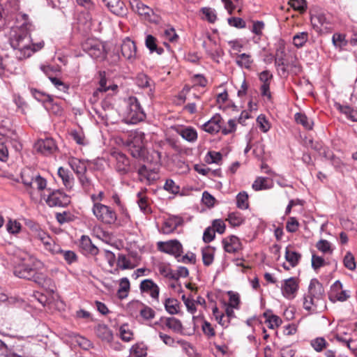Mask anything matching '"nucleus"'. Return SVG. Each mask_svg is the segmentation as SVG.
<instances>
[{
    "mask_svg": "<svg viewBox=\"0 0 357 357\" xmlns=\"http://www.w3.org/2000/svg\"><path fill=\"white\" fill-rule=\"evenodd\" d=\"M22 262L15 266L13 273L15 276L33 281L38 285L51 289L54 287L52 280L38 269L43 266V264L29 255L22 257Z\"/></svg>",
    "mask_w": 357,
    "mask_h": 357,
    "instance_id": "nucleus-1",
    "label": "nucleus"
},
{
    "mask_svg": "<svg viewBox=\"0 0 357 357\" xmlns=\"http://www.w3.org/2000/svg\"><path fill=\"white\" fill-rule=\"evenodd\" d=\"M28 24H23L20 26H16L12 29L10 43L15 50L17 59L23 60L30 57L34 52L32 48V42L28 29Z\"/></svg>",
    "mask_w": 357,
    "mask_h": 357,
    "instance_id": "nucleus-2",
    "label": "nucleus"
},
{
    "mask_svg": "<svg viewBox=\"0 0 357 357\" xmlns=\"http://www.w3.org/2000/svg\"><path fill=\"white\" fill-rule=\"evenodd\" d=\"M152 158L154 160L153 163L144 164L139 166L137 169V174L140 181H145L151 185L159 178V170L162 155L158 151L152 152Z\"/></svg>",
    "mask_w": 357,
    "mask_h": 357,
    "instance_id": "nucleus-3",
    "label": "nucleus"
},
{
    "mask_svg": "<svg viewBox=\"0 0 357 357\" xmlns=\"http://www.w3.org/2000/svg\"><path fill=\"white\" fill-rule=\"evenodd\" d=\"M125 102L126 105L125 118L127 123L136 124L146 118L145 112L136 97L130 96L125 100Z\"/></svg>",
    "mask_w": 357,
    "mask_h": 357,
    "instance_id": "nucleus-4",
    "label": "nucleus"
},
{
    "mask_svg": "<svg viewBox=\"0 0 357 357\" xmlns=\"http://www.w3.org/2000/svg\"><path fill=\"white\" fill-rule=\"evenodd\" d=\"M21 179L30 194L32 193V190L35 188L40 191L43 190L47 186L46 179L29 168L22 171Z\"/></svg>",
    "mask_w": 357,
    "mask_h": 357,
    "instance_id": "nucleus-5",
    "label": "nucleus"
},
{
    "mask_svg": "<svg viewBox=\"0 0 357 357\" xmlns=\"http://www.w3.org/2000/svg\"><path fill=\"white\" fill-rule=\"evenodd\" d=\"M93 215L98 221L105 225H114L117 220V213L111 206L103 204H93Z\"/></svg>",
    "mask_w": 357,
    "mask_h": 357,
    "instance_id": "nucleus-6",
    "label": "nucleus"
},
{
    "mask_svg": "<svg viewBox=\"0 0 357 357\" xmlns=\"http://www.w3.org/2000/svg\"><path fill=\"white\" fill-rule=\"evenodd\" d=\"M82 50L94 59L105 58V47L102 43L95 38H88L82 45Z\"/></svg>",
    "mask_w": 357,
    "mask_h": 357,
    "instance_id": "nucleus-7",
    "label": "nucleus"
},
{
    "mask_svg": "<svg viewBox=\"0 0 357 357\" xmlns=\"http://www.w3.org/2000/svg\"><path fill=\"white\" fill-rule=\"evenodd\" d=\"M112 158L115 160L114 169L120 176H126L132 172L130 159L120 151H113Z\"/></svg>",
    "mask_w": 357,
    "mask_h": 357,
    "instance_id": "nucleus-8",
    "label": "nucleus"
},
{
    "mask_svg": "<svg viewBox=\"0 0 357 357\" xmlns=\"http://www.w3.org/2000/svg\"><path fill=\"white\" fill-rule=\"evenodd\" d=\"M45 202L50 207H65L70 204V197L62 191L56 190L50 193Z\"/></svg>",
    "mask_w": 357,
    "mask_h": 357,
    "instance_id": "nucleus-9",
    "label": "nucleus"
},
{
    "mask_svg": "<svg viewBox=\"0 0 357 357\" xmlns=\"http://www.w3.org/2000/svg\"><path fill=\"white\" fill-rule=\"evenodd\" d=\"M160 251L174 255L176 258L181 257L183 253V246L176 239L168 241H160L157 243Z\"/></svg>",
    "mask_w": 357,
    "mask_h": 357,
    "instance_id": "nucleus-10",
    "label": "nucleus"
},
{
    "mask_svg": "<svg viewBox=\"0 0 357 357\" xmlns=\"http://www.w3.org/2000/svg\"><path fill=\"white\" fill-rule=\"evenodd\" d=\"M298 280L295 277H291L282 281L281 291L282 296L289 300L294 299L298 290Z\"/></svg>",
    "mask_w": 357,
    "mask_h": 357,
    "instance_id": "nucleus-11",
    "label": "nucleus"
},
{
    "mask_svg": "<svg viewBox=\"0 0 357 357\" xmlns=\"http://www.w3.org/2000/svg\"><path fill=\"white\" fill-rule=\"evenodd\" d=\"M139 290L141 294H148L153 301L159 302L160 287L153 280H143L140 282Z\"/></svg>",
    "mask_w": 357,
    "mask_h": 357,
    "instance_id": "nucleus-12",
    "label": "nucleus"
},
{
    "mask_svg": "<svg viewBox=\"0 0 357 357\" xmlns=\"http://www.w3.org/2000/svg\"><path fill=\"white\" fill-rule=\"evenodd\" d=\"M33 149L36 152L42 155H49L56 150L57 146L52 138L47 137L38 139L34 144Z\"/></svg>",
    "mask_w": 357,
    "mask_h": 357,
    "instance_id": "nucleus-13",
    "label": "nucleus"
},
{
    "mask_svg": "<svg viewBox=\"0 0 357 357\" xmlns=\"http://www.w3.org/2000/svg\"><path fill=\"white\" fill-rule=\"evenodd\" d=\"M202 46L206 54L213 60L218 62V58L221 56L222 50L216 41L211 36H207V39L204 40Z\"/></svg>",
    "mask_w": 357,
    "mask_h": 357,
    "instance_id": "nucleus-14",
    "label": "nucleus"
},
{
    "mask_svg": "<svg viewBox=\"0 0 357 357\" xmlns=\"http://www.w3.org/2000/svg\"><path fill=\"white\" fill-rule=\"evenodd\" d=\"M310 22L314 29L319 33H322L330 29V22L323 13L312 14Z\"/></svg>",
    "mask_w": 357,
    "mask_h": 357,
    "instance_id": "nucleus-15",
    "label": "nucleus"
},
{
    "mask_svg": "<svg viewBox=\"0 0 357 357\" xmlns=\"http://www.w3.org/2000/svg\"><path fill=\"white\" fill-rule=\"evenodd\" d=\"M328 298L329 300L333 303L337 301L343 302L349 298V295L347 294V291L342 290V283L339 280H337L331 286Z\"/></svg>",
    "mask_w": 357,
    "mask_h": 357,
    "instance_id": "nucleus-16",
    "label": "nucleus"
},
{
    "mask_svg": "<svg viewBox=\"0 0 357 357\" xmlns=\"http://www.w3.org/2000/svg\"><path fill=\"white\" fill-rule=\"evenodd\" d=\"M121 54L127 60L132 62L137 57V47L135 43L127 38L121 45Z\"/></svg>",
    "mask_w": 357,
    "mask_h": 357,
    "instance_id": "nucleus-17",
    "label": "nucleus"
},
{
    "mask_svg": "<svg viewBox=\"0 0 357 357\" xmlns=\"http://www.w3.org/2000/svg\"><path fill=\"white\" fill-rule=\"evenodd\" d=\"M108 9L114 15L119 17L126 16L128 8L121 0H102Z\"/></svg>",
    "mask_w": 357,
    "mask_h": 357,
    "instance_id": "nucleus-18",
    "label": "nucleus"
},
{
    "mask_svg": "<svg viewBox=\"0 0 357 357\" xmlns=\"http://www.w3.org/2000/svg\"><path fill=\"white\" fill-rule=\"evenodd\" d=\"M222 118L220 114H216L202 126V129L210 134H216L220 130L222 131Z\"/></svg>",
    "mask_w": 357,
    "mask_h": 357,
    "instance_id": "nucleus-19",
    "label": "nucleus"
},
{
    "mask_svg": "<svg viewBox=\"0 0 357 357\" xmlns=\"http://www.w3.org/2000/svg\"><path fill=\"white\" fill-rule=\"evenodd\" d=\"M324 288L323 284L317 279H312L310 281L308 294L317 300V302L321 301L324 296Z\"/></svg>",
    "mask_w": 357,
    "mask_h": 357,
    "instance_id": "nucleus-20",
    "label": "nucleus"
},
{
    "mask_svg": "<svg viewBox=\"0 0 357 357\" xmlns=\"http://www.w3.org/2000/svg\"><path fill=\"white\" fill-rule=\"evenodd\" d=\"M222 245L225 252L235 253L241 249V243L236 236H230L222 240Z\"/></svg>",
    "mask_w": 357,
    "mask_h": 357,
    "instance_id": "nucleus-21",
    "label": "nucleus"
},
{
    "mask_svg": "<svg viewBox=\"0 0 357 357\" xmlns=\"http://www.w3.org/2000/svg\"><path fill=\"white\" fill-rule=\"evenodd\" d=\"M183 222L182 218L178 216H171L167 218L162 227V232L165 234H169L174 232L178 227Z\"/></svg>",
    "mask_w": 357,
    "mask_h": 357,
    "instance_id": "nucleus-22",
    "label": "nucleus"
},
{
    "mask_svg": "<svg viewBox=\"0 0 357 357\" xmlns=\"http://www.w3.org/2000/svg\"><path fill=\"white\" fill-rule=\"evenodd\" d=\"M79 248L84 255L96 256L98 254V248L92 243L88 236H82L80 239Z\"/></svg>",
    "mask_w": 357,
    "mask_h": 357,
    "instance_id": "nucleus-23",
    "label": "nucleus"
},
{
    "mask_svg": "<svg viewBox=\"0 0 357 357\" xmlns=\"http://www.w3.org/2000/svg\"><path fill=\"white\" fill-rule=\"evenodd\" d=\"M130 306L139 308V314L144 319H152L155 317V311L150 307L145 305L139 301H133L130 303Z\"/></svg>",
    "mask_w": 357,
    "mask_h": 357,
    "instance_id": "nucleus-24",
    "label": "nucleus"
},
{
    "mask_svg": "<svg viewBox=\"0 0 357 357\" xmlns=\"http://www.w3.org/2000/svg\"><path fill=\"white\" fill-rule=\"evenodd\" d=\"M68 164L77 176L86 172L87 166L84 160L77 158H70L68 160Z\"/></svg>",
    "mask_w": 357,
    "mask_h": 357,
    "instance_id": "nucleus-25",
    "label": "nucleus"
},
{
    "mask_svg": "<svg viewBox=\"0 0 357 357\" xmlns=\"http://www.w3.org/2000/svg\"><path fill=\"white\" fill-rule=\"evenodd\" d=\"M58 176L62 180L64 186L70 190L73 188L74 185V178L73 174L66 169L61 167L58 169Z\"/></svg>",
    "mask_w": 357,
    "mask_h": 357,
    "instance_id": "nucleus-26",
    "label": "nucleus"
},
{
    "mask_svg": "<svg viewBox=\"0 0 357 357\" xmlns=\"http://www.w3.org/2000/svg\"><path fill=\"white\" fill-rule=\"evenodd\" d=\"M130 4L131 8L140 15L149 17L151 13L153 12L151 8L144 4L142 1L139 0H132L130 2Z\"/></svg>",
    "mask_w": 357,
    "mask_h": 357,
    "instance_id": "nucleus-27",
    "label": "nucleus"
},
{
    "mask_svg": "<svg viewBox=\"0 0 357 357\" xmlns=\"http://www.w3.org/2000/svg\"><path fill=\"white\" fill-rule=\"evenodd\" d=\"M164 305L166 311L172 315L177 314L180 312V303L176 298H168L165 299Z\"/></svg>",
    "mask_w": 357,
    "mask_h": 357,
    "instance_id": "nucleus-28",
    "label": "nucleus"
},
{
    "mask_svg": "<svg viewBox=\"0 0 357 357\" xmlns=\"http://www.w3.org/2000/svg\"><path fill=\"white\" fill-rule=\"evenodd\" d=\"M130 155L135 158H142L146 154L144 145L126 144Z\"/></svg>",
    "mask_w": 357,
    "mask_h": 357,
    "instance_id": "nucleus-29",
    "label": "nucleus"
},
{
    "mask_svg": "<svg viewBox=\"0 0 357 357\" xmlns=\"http://www.w3.org/2000/svg\"><path fill=\"white\" fill-rule=\"evenodd\" d=\"M264 317L266 318V322L268 323V327L274 329L282 324V319L277 315L272 314L271 310H267L264 313Z\"/></svg>",
    "mask_w": 357,
    "mask_h": 357,
    "instance_id": "nucleus-30",
    "label": "nucleus"
},
{
    "mask_svg": "<svg viewBox=\"0 0 357 357\" xmlns=\"http://www.w3.org/2000/svg\"><path fill=\"white\" fill-rule=\"evenodd\" d=\"M137 204L140 210L144 213H149L151 212V207L148 202V197L146 196L144 192L140 191L137 195Z\"/></svg>",
    "mask_w": 357,
    "mask_h": 357,
    "instance_id": "nucleus-31",
    "label": "nucleus"
},
{
    "mask_svg": "<svg viewBox=\"0 0 357 357\" xmlns=\"http://www.w3.org/2000/svg\"><path fill=\"white\" fill-rule=\"evenodd\" d=\"M285 259L291 267H295L301 259V255L289 248H286Z\"/></svg>",
    "mask_w": 357,
    "mask_h": 357,
    "instance_id": "nucleus-32",
    "label": "nucleus"
},
{
    "mask_svg": "<svg viewBox=\"0 0 357 357\" xmlns=\"http://www.w3.org/2000/svg\"><path fill=\"white\" fill-rule=\"evenodd\" d=\"M144 133L139 130L132 131L129 135L126 144H134L144 145Z\"/></svg>",
    "mask_w": 357,
    "mask_h": 357,
    "instance_id": "nucleus-33",
    "label": "nucleus"
},
{
    "mask_svg": "<svg viewBox=\"0 0 357 357\" xmlns=\"http://www.w3.org/2000/svg\"><path fill=\"white\" fill-rule=\"evenodd\" d=\"M165 324L168 328L176 333H181L183 330L181 321L173 317L165 318Z\"/></svg>",
    "mask_w": 357,
    "mask_h": 357,
    "instance_id": "nucleus-34",
    "label": "nucleus"
},
{
    "mask_svg": "<svg viewBox=\"0 0 357 357\" xmlns=\"http://www.w3.org/2000/svg\"><path fill=\"white\" fill-rule=\"evenodd\" d=\"M236 63L241 68L249 69L253 63V60L251 59L250 54L243 53L237 55Z\"/></svg>",
    "mask_w": 357,
    "mask_h": 357,
    "instance_id": "nucleus-35",
    "label": "nucleus"
},
{
    "mask_svg": "<svg viewBox=\"0 0 357 357\" xmlns=\"http://www.w3.org/2000/svg\"><path fill=\"white\" fill-rule=\"evenodd\" d=\"M44 249L52 255H57L61 252V246L55 243L54 241L50 236L49 240L43 243Z\"/></svg>",
    "mask_w": 357,
    "mask_h": 357,
    "instance_id": "nucleus-36",
    "label": "nucleus"
},
{
    "mask_svg": "<svg viewBox=\"0 0 357 357\" xmlns=\"http://www.w3.org/2000/svg\"><path fill=\"white\" fill-rule=\"evenodd\" d=\"M295 121L297 123L302 125L307 130H312L314 123L303 113H296Z\"/></svg>",
    "mask_w": 357,
    "mask_h": 357,
    "instance_id": "nucleus-37",
    "label": "nucleus"
},
{
    "mask_svg": "<svg viewBox=\"0 0 357 357\" xmlns=\"http://www.w3.org/2000/svg\"><path fill=\"white\" fill-rule=\"evenodd\" d=\"M130 290V282L127 278H123L120 280L119 289H118V296L123 299L127 297L128 292Z\"/></svg>",
    "mask_w": 357,
    "mask_h": 357,
    "instance_id": "nucleus-38",
    "label": "nucleus"
},
{
    "mask_svg": "<svg viewBox=\"0 0 357 357\" xmlns=\"http://www.w3.org/2000/svg\"><path fill=\"white\" fill-rule=\"evenodd\" d=\"M179 134L183 139L188 142H194L197 138V132L196 130L190 127L181 129Z\"/></svg>",
    "mask_w": 357,
    "mask_h": 357,
    "instance_id": "nucleus-39",
    "label": "nucleus"
},
{
    "mask_svg": "<svg viewBox=\"0 0 357 357\" xmlns=\"http://www.w3.org/2000/svg\"><path fill=\"white\" fill-rule=\"evenodd\" d=\"M145 44L146 47L151 52H156L158 54H162L163 49L158 47L156 44V38L151 35H148L146 38Z\"/></svg>",
    "mask_w": 357,
    "mask_h": 357,
    "instance_id": "nucleus-40",
    "label": "nucleus"
},
{
    "mask_svg": "<svg viewBox=\"0 0 357 357\" xmlns=\"http://www.w3.org/2000/svg\"><path fill=\"white\" fill-rule=\"evenodd\" d=\"M97 335L102 340L111 342L113 338V334L111 330L105 325L99 326L97 328Z\"/></svg>",
    "mask_w": 357,
    "mask_h": 357,
    "instance_id": "nucleus-41",
    "label": "nucleus"
},
{
    "mask_svg": "<svg viewBox=\"0 0 357 357\" xmlns=\"http://www.w3.org/2000/svg\"><path fill=\"white\" fill-rule=\"evenodd\" d=\"M309 34L307 31L299 32L293 37V44L296 47H302L307 41Z\"/></svg>",
    "mask_w": 357,
    "mask_h": 357,
    "instance_id": "nucleus-42",
    "label": "nucleus"
},
{
    "mask_svg": "<svg viewBox=\"0 0 357 357\" xmlns=\"http://www.w3.org/2000/svg\"><path fill=\"white\" fill-rule=\"evenodd\" d=\"M130 354L134 357H145L147 354L146 348L143 344H135L130 349Z\"/></svg>",
    "mask_w": 357,
    "mask_h": 357,
    "instance_id": "nucleus-43",
    "label": "nucleus"
},
{
    "mask_svg": "<svg viewBox=\"0 0 357 357\" xmlns=\"http://www.w3.org/2000/svg\"><path fill=\"white\" fill-rule=\"evenodd\" d=\"M317 303L314 298L311 297L310 295L307 294V295L304 297L303 307L307 311L317 312Z\"/></svg>",
    "mask_w": 357,
    "mask_h": 357,
    "instance_id": "nucleus-44",
    "label": "nucleus"
},
{
    "mask_svg": "<svg viewBox=\"0 0 357 357\" xmlns=\"http://www.w3.org/2000/svg\"><path fill=\"white\" fill-rule=\"evenodd\" d=\"M332 42L333 45L340 50L342 49L347 45V41L345 39V35L339 33L333 34L332 37Z\"/></svg>",
    "mask_w": 357,
    "mask_h": 357,
    "instance_id": "nucleus-45",
    "label": "nucleus"
},
{
    "mask_svg": "<svg viewBox=\"0 0 357 357\" xmlns=\"http://www.w3.org/2000/svg\"><path fill=\"white\" fill-rule=\"evenodd\" d=\"M268 181V178L258 177L252 183V188L256 191L271 188V185L267 183Z\"/></svg>",
    "mask_w": 357,
    "mask_h": 357,
    "instance_id": "nucleus-46",
    "label": "nucleus"
},
{
    "mask_svg": "<svg viewBox=\"0 0 357 357\" xmlns=\"http://www.w3.org/2000/svg\"><path fill=\"white\" fill-rule=\"evenodd\" d=\"M233 227L240 226L244 221L242 215L238 212H232L229 214L226 220Z\"/></svg>",
    "mask_w": 357,
    "mask_h": 357,
    "instance_id": "nucleus-47",
    "label": "nucleus"
},
{
    "mask_svg": "<svg viewBox=\"0 0 357 357\" xmlns=\"http://www.w3.org/2000/svg\"><path fill=\"white\" fill-rule=\"evenodd\" d=\"M202 261L205 266H210L214 259V253L212 249L208 246L202 251Z\"/></svg>",
    "mask_w": 357,
    "mask_h": 357,
    "instance_id": "nucleus-48",
    "label": "nucleus"
},
{
    "mask_svg": "<svg viewBox=\"0 0 357 357\" xmlns=\"http://www.w3.org/2000/svg\"><path fill=\"white\" fill-rule=\"evenodd\" d=\"M33 236L35 238L39 240L42 243L49 240L50 236L43 230L39 226L36 225L32 228Z\"/></svg>",
    "mask_w": 357,
    "mask_h": 357,
    "instance_id": "nucleus-49",
    "label": "nucleus"
},
{
    "mask_svg": "<svg viewBox=\"0 0 357 357\" xmlns=\"http://www.w3.org/2000/svg\"><path fill=\"white\" fill-rule=\"evenodd\" d=\"M77 178L84 191L86 193H89L91 191L93 185L91 180L86 176V173L78 175Z\"/></svg>",
    "mask_w": 357,
    "mask_h": 357,
    "instance_id": "nucleus-50",
    "label": "nucleus"
},
{
    "mask_svg": "<svg viewBox=\"0 0 357 357\" xmlns=\"http://www.w3.org/2000/svg\"><path fill=\"white\" fill-rule=\"evenodd\" d=\"M310 345L317 352H321L326 348L328 343L324 337H319L311 340Z\"/></svg>",
    "mask_w": 357,
    "mask_h": 357,
    "instance_id": "nucleus-51",
    "label": "nucleus"
},
{
    "mask_svg": "<svg viewBox=\"0 0 357 357\" xmlns=\"http://www.w3.org/2000/svg\"><path fill=\"white\" fill-rule=\"evenodd\" d=\"M119 335L121 340L124 342H130L133 337V333L129 329L128 324H123L120 327Z\"/></svg>",
    "mask_w": 357,
    "mask_h": 357,
    "instance_id": "nucleus-52",
    "label": "nucleus"
},
{
    "mask_svg": "<svg viewBox=\"0 0 357 357\" xmlns=\"http://www.w3.org/2000/svg\"><path fill=\"white\" fill-rule=\"evenodd\" d=\"M151 79L146 75L139 73L136 77V83L141 88H149L151 86Z\"/></svg>",
    "mask_w": 357,
    "mask_h": 357,
    "instance_id": "nucleus-53",
    "label": "nucleus"
},
{
    "mask_svg": "<svg viewBox=\"0 0 357 357\" xmlns=\"http://www.w3.org/2000/svg\"><path fill=\"white\" fill-rule=\"evenodd\" d=\"M236 205L241 209L248 208V195L246 192H240L236 196Z\"/></svg>",
    "mask_w": 357,
    "mask_h": 357,
    "instance_id": "nucleus-54",
    "label": "nucleus"
},
{
    "mask_svg": "<svg viewBox=\"0 0 357 357\" xmlns=\"http://www.w3.org/2000/svg\"><path fill=\"white\" fill-rule=\"evenodd\" d=\"M343 262L344 266L350 271H354L356 268L354 257L350 252H347Z\"/></svg>",
    "mask_w": 357,
    "mask_h": 357,
    "instance_id": "nucleus-55",
    "label": "nucleus"
},
{
    "mask_svg": "<svg viewBox=\"0 0 357 357\" xmlns=\"http://www.w3.org/2000/svg\"><path fill=\"white\" fill-rule=\"evenodd\" d=\"M31 93L34 98L38 101L44 102H52L53 101V98L50 95L40 92L36 89H31Z\"/></svg>",
    "mask_w": 357,
    "mask_h": 357,
    "instance_id": "nucleus-56",
    "label": "nucleus"
},
{
    "mask_svg": "<svg viewBox=\"0 0 357 357\" xmlns=\"http://www.w3.org/2000/svg\"><path fill=\"white\" fill-rule=\"evenodd\" d=\"M74 218L75 216L73 214H71L69 211L57 213L56 214V218L60 224L71 222L74 220Z\"/></svg>",
    "mask_w": 357,
    "mask_h": 357,
    "instance_id": "nucleus-57",
    "label": "nucleus"
},
{
    "mask_svg": "<svg viewBox=\"0 0 357 357\" xmlns=\"http://www.w3.org/2000/svg\"><path fill=\"white\" fill-rule=\"evenodd\" d=\"M6 142L5 137H0V160L3 162H6L8 158V151Z\"/></svg>",
    "mask_w": 357,
    "mask_h": 357,
    "instance_id": "nucleus-58",
    "label": "nucleus"
},
{
    "mask_svg": "<svg viewBox=\"0 0 357 357\" xmlns=\"http://www.w3.org/2000/svg\"><path fill=\"white\" fill-rule=\"evenodd\" d=\"M205 19L210 23H214L217 20L216 12L214 9L211 8H203L202 9Z\"/></svg>",
    "mask_w": 357,
    "mask_h": 357,
    "instance_id": "nucleus-59",
    "label": "nucleus"
},
{
    "mask_svg": "<svg viewBox=\"0 0 357 357\" xmlns=\"http://www.w3.org/2000/svg\"><path fill=\"white\" fill-rule=\"evenodd\" d=\"M164 189L174 195L178 194L180 191V187L172 179H167L166 181Z\"/></svg>",
    "mask_w": 357,
    "mask_h": 357,
    "instance_id": "nucleus-60",
    "label": "nucleus"
},
{
    "mask_svg": "<svg viewBox=\"0 0 357 357\" xmlns=\"http://www.w3.org/2000/svg\"><path fill=\"white\" fill-rule=\"evenodd\" d=\"M59 254L61 255L66 261L69 264L75 262L77 259V255L71 250H63L61 249V252Z\"/></svg>",
    "mask_w": 357,
    "mask_h": 357,
    "instance_id": "nucleus-61",
    "label": "nucleus"
},
{
    "mask_svg": "<svg viewBox=\"0 0 357 357\" xmlns=\"http://www.w3.org/2000/svg\"><path fill=\"white\" fill-rule=\"evenodd\" d=\"M202 201L208 208L213 207L215 203V197L207 191L202 193Z\"/></svg>",
    "mask_w": 357,
    "mask_h": 357,
    "instance_id": "nucleus-62",
    "label": "nucleus"
},
{
    "mask_svg": "<svg viewBox=\"0 0 357 357\" xmlns=\"http://www.w3.org/2000/svg\"><path fill=\"white\" fill-rule=\"evenodd\" d=\"M117 266L121 269L132 268L130 261L126 257L125 255L121 254L118 257Z\"/></svg>",
    "mask_w": 357,
    "mask_h": 357,
    "instance_id": "nucleus-63",
    "label": "nucleus"
},
{
    "mask_svg": "<svg viewBox=\"0 0 357 357\" xmlns=\"http://www.w3.org/2000/svg\"><path fill=\"white\" fill-rule=\"evenodd\" d=\"M326 264L322 257L317 256L314 254L312 255V267L317 271Z\"/></svg>",
    "mask_w": 357,
    "mask_h": 357,
    "instance_id": "nucleus-64",
    "label": "nucleus"
}]
</instances>
